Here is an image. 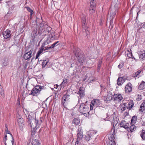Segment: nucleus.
<instances>
[{
    "label": "nucleus",
    "mask_w": 145,
    "mask_h": 145,
    "mask_svg": "<svg viewBox=\"0 0 145 145\" xmlns=\"http://www.w3.org/2000/svg\"><path fill=\"white\" fill-rule=\"evenodd\" d=\"M142 27L143 28H145V22L142 25Z\"/></svg>",
    "instance_id": "obj_58"
},
{
    "label": "nucleus",
    "mask_w": 145,
    "mask_h": 145,
    "mask_svg": "<svg viewBox=\"0 0 145 145\" xmlns=\"http://www.w3.org/2000/svg\"><path fill=\"white\" fill-rule=\"evenodd\" d=\"M124 65V64L123 62H121L118 65V67L120 69H121L123 67Z\"/></svg>",
    "instance_id": "obj_43"
},
{
    "label": "nucleus",
    "mask_w": 145,
    "mask_h": 145,
    "mask_svg": "<svg viewBox=\"0 0 145 145\" xmlns=\"http://www.w3.org/2000/svg\"><path fill=\"white\" fill-rule=\"evenodd\" d=\"M89 112H87V113H83V114H85L86 115H85V116H88L89 115Z\"/></svg>",
    "instance_id": "obj_56"
},
{
    "label": "nucleus",
    "mask_w": 145,
    "mask_h": 145,
    "mask_svg": "<svg viewBox=\"0 0 145 145\" xmlns=\"http://www.w3.org/2000/svg\"><path fill=\"white\" fill-rule=\"evenodd\" d=\"M102 64V61H100L99 62L98 64V70H99L100 69V68Z\"/></svg>",
    "instance_id": "obj_46"
},
{
    "label": "nucleus",
    "mask_w": 145,
    "mask_h": 145,
    "mask_svg": "<svg viewBox=\"0 0 145 145\" xmlns=\"http://www.w3.org/2000/svg\"><path fill=\"white\" fill-rule=\"evenodd\" d=\"M78 133H77V140L76 142L75 145H80V144L79 143V141L82 140L83 138V132L81 131V129H78Z\"/></svg>",
    "instance_id": "obj_8"
},
{
    "label": "nucleus",
    "mask_w": 145,
    "mask_h": 145,
    "mask_svg": "<svg viewBox=\"0 0 145 145\" xmlns=\"http://www.w3.org/2000/svg\"><path fill=\"white\" fill-rule=\"evenodd\" d=\"M142 96L140 95H138V97L137 98V100H140L142 99Z\"/></svg>",
    "instance_id": "obj_49"
},
{
    "label": "nucleus",
    "mask_w": 145,
    "mask_h": 145,
    "mask_svg": "<svg viewBox=\"0 0 145 145\" xmlns=\"http://www.w3.org/2000/svg\"><path fill=\"white\" fill-rule=\"evenodd\" d=\"M90 7L95 8L96 4V1L95 0H91L90 1Z\"/></svg>",
    "instance_id": "obj_27"
},
{
    "label": "nucleus",
    "mask_w": 145,
    "mask_h": 145,
    "mask_svg": "<svg viewBox=\"0 0 145 145\" xmlns=\"http://www.w3.org/2000/svg\"><path fill=\"white\" fill-rule=\"evenodd\" d=\"M33 12H30V14L29 15V16H30L29 18L30 19H31V16L33 14Z\"/></svg>",
    "instance_id": "obj_57"
},
{
    "label": "nucleus",
    "mask_w": 145,
    "mask_h": 145,
    "mask_svg": "<svg viewBox=\"0 0 145 145\" xmlns=\"http://www.w3.org/2000/svg\"><path fill=\"white\" fill-rule=\"evenodd\" d=\"M4 90L3 88V87L1 85H0V93L2 96H4Z\"/></svg>",
    "instance_id": "obj_41"
},
{
    "label": "nucleus",
    "mask_w": 145,
    "mask_h": 145,
    "mask_svg": "<svg viewBox=\"0 0 145 145\" xmlns=\"http://www.w3.org/2000/svg\"><path fill=\"white\" fill-rule=\"evenodd\" d=\"M6 141H5V140H4V141H3V142L5 144V145H7V144L6 143Z\"/></svg>",
    "instance_id": "obj_61"
},
{
    "label": "nucleus",
    "mask_w": 145,
    "mask_h": 145,
    "mask_svg": "<svg viewBox=\"0 0 145 145\" xmlns=\"http://www.w3.org/2000/svg\"><path fill=\"white\" fill-rule=\"evenodd\" d=\"M42 121V120L41 119V118H40V120L39 121L38 120V126L39 125V127L40 126V125Z\"/></svg>",
    "instance_id": "obj_52"
},
{
    "label": "nucleus",
    "mask_w": 145,
    "mask_h": 145,
    "mask_svg": "<svg viewBox=\"0 0 145 145\" xmlns=\"http://www.w3.org/2000/svg\"><path fill=\"white\" fill-rule=\"evenodd\" d=\"M132 53L131 52H129V53H128L127 54L128 57L130 58L132 57Z\"/></svg>",
    "instance_id": "obj_50"
},
{
    "label": "nucleus",
    "mask_w": 145,
    "mask_h": 145,
    "mask_svg": "<svg viewBox=\"0 0 145 145\" xmlns=\"http://www.w3.org/2000/svg\"><path fill=\"white\" fill-rule=\"evenodd\" d=\"M97 80V78H94L92 80H90V82H94Z\"/></svg>",
    "instance_id": "obj_54"
},
{
    "label": "nucleus",
    "mask_w": 145,
    "mask_h": 145,
    "mask_svg": "<svg viewBox=\"0 0 145 145\" xmlns=\"http://www.w3.org/2000/svg\"><path fill=\"white\" fill-rule=\"evenodd\" d=\"M109 120L113 123L114 124H116L117 123L116 120V117H114V115H112L110 117Z\"/></svg>",
    "instance_id": "obj_22"
},
{
    "label": "nucleus",
    "mask_w": 145,
    "mask_h": 145,
    "mask_svg": "<svg viewBox=\"0 0 145 145\" xmlns=\"http://www.w3.org/2000/svg\"><path fill=\"white\" fill-rule=\"evenodd\" d=\"M59 42L58 41H57L54 43H53L52 45V47L53 48H54L55 46V45L57 44Z\"/></svg>",
    "instance_id": "obj_51"
},
{
    "label": "nucleus",
    "mask_w": 145,
    "mask_h": 145,
    "mask_svg": "<svg viewBox=\"0 0 145 145\" xmlns=\"http://www.w3.org/2000/svg\"><path fill=\"white\" fill-rule=\"evenodd\" d=\"M136 127L134 124H131V126L127 128V130L129 132H132L136 130Z\"/></svg>",
    "instance_id": "obj_19"
},
{
    "label": "nucleus",
    "mask_w": 145,
    "mask_h": 145,
    "mask_svg": "<svg viewBox=\"0 0 145 145\" xmlns=\"http://www.w3.org/2000/svg\"><path fill=\"white\" fill-rule=\"evenodd\" d=\"M116 143L115 142L110 141L108 145H116Z\"/></svg>",
    "instance_id": "obj_47"
},
{
    "label": "nucleus",
    "mask_w": 145,
    "mask_h": 145,
    "mask_svg": "<svg viewBox=\"0 0 145 145\" xmlns=\"http://www.w3.org/2000/svg\"><path fill=\"white\" fill-rule=\"evenodd\" d=\"M27 145H40V143L37 139L33 140L31 142H29Z\"/></svg>",
    "instance_id": "obj_18"
},
{
    "label": "nucleus",
    "mask_w": 145,
    "mask_h": 145,
    "mask_svg": "<svg viewBox=\"0 0 145 145\" xmlns=\"http://www.w3.org/2000/svg\"><path fill=\"white\" fill-rule=\"evenodd\" d=\"M11 34V32L9 29H7L5 31L3 32V36L5 39H8L9 38Z\"/></svg>",
    "instance_id": "obj_14"
},
{
    "label": "nucleus",
    "mask_w": 145,
    "mask_h": 145,
    "mask_svg": "<svg viewBox=\"0 0 145 145\" xmlns=\"http://www.w3.org/2000/svg\"><path fill=\"white\" fill-rule=\"evenodd\" d=\"M100 104V101L97 99H93L92 101L90 104V109L91 110H92L93 106L97 107Z\"/></svg>",
    "instance_id": "obj_7"
},
{
    "label": "nucleus",
    "mask_w": 145,
    "mask_h": 145,
    "mask_svg": "<svg viewBox=\"0 0 145 145\" xmlns=\"http://www.w3.org/2000/svg\"><path fill=\"white\" fill-rule=\"evenodd\" d=\"M77 93L79 95L81 98L84 97L85 95L84 88L82 87L80 88Z\"/></svg>",
    "instance_id": "obj_17"
},
{
    "label": "nucleus",
    "mask_w": 145,
    "mask_h": 145,
    "mask_svg": "<svg viewBox=\"0 0 145 145\" xmlns=\"http://www.w3.org/2000/svg\"><path fill=\"white\" fill-rule=\"evenodd\" d=\"M139 12V11L137 13V18L138 17V13Z\"/></svg>",
    "instance_id": "obj_62"
},
{
    "label": "nucleus",
    "mask_w": 145,
    "mask_h": 145,
    "mask_svg": "<svg viewBox=\"0 0 145 145\" xmlns=\"http://www.w3.org/2000/svg\"><path fill=\"white\" fill-rule=\"evenodd\" d=\"M77 58L79 63V64L78 65L82 66L83 63L85 62V58L84 56L81 55H78Z\"/></svg>",
    "instance_id": "obj_9"
},
{
    "label": "nucleus",
    "mask_w": 145,
    "mask_h": 145,
    "mask_svg": "<svg viewBox=\"0 0 145 145\" xmlns=\"http://www.w3.org/2000/svg\"><path fill=\"white\" fill-rule=\"evenodd\" d=\"M27 122L30 125L31 128H38L39 126H38V120L35 119L30 115H28V117L27 118Z\"/></svg>",
    "instance_id": "obj_1"
},
{
    "label": "nucleus",
    "mask_w": 145,
    "mask_h": 145,
    "mask_svg": "<svg viewBox=\"0 0 145 145\" xmlns=\"http://www.w3.org/2000/svg\"><path fill=\"white\" fill-rule=\"evenodd\" d=\"M137 53L140 59L143 60L145 59V50L138 51Z\"/></svg>",
    "instance_id": "obj_13"
},
{
    "label": "nucleus",
    "mask_w": 145,
    "mask_h": 145,
    "mask_svg": "<svg viewBox=\"0 0 145 145\" xmlns=\"http://www.w3.org/2000/svg\"><path fill=\"white\" fill-rule=\"evenodd\" d=\"M48 61L49 60L48 59L43 60L42 63V67H44L48 63Z\"/></svg>",
    "instance_id": "obj_38"
},
{
    "label": "nucleus",
    "mask_w": 145,
    "mask_h": 145,
    "mask_svg": "<svg viewBox=\"0 0 145 145\" xmlns=\"http://www.w3.org/2000/svg\"><path fill=\"white\" fill-rule=\"evenodd\" d=\"M113 131L112 134L109 137V140L112 142H115V135L116 134L114 129L113 128L112 129V131Z\"/></svg>",
    "instance_id": "obj_15"
},
{
    "label": "nucleus",
    "mask_w": 145,
    "mask_h": 145,
    "mask_svg": "<svg viewBox=\"0 0 145 145\" xmlns=\"http://www.w3.org/2000/svg\"><path fill=\"white\" fill-rule=\"evenodd\" d=\"M117 81L118 85L119 86H120L124 83V79L123 77H121L118 78Z\"/></svg>",
    "instance_id": "obj_21"
},
{
    "label": "nucleus",
    "mask_w": 145,
    "mask_h": 145,
    "mask_svg": "<svg viewBox=\"0 0 145 145\" xmlns=\"http://www.w3.org/2000/svg\"><path fill=\"white\" fill-rule=\"evenodd\" d=\"M70 95L67 93H66L63 96L62 100V104L65 108L69 102Z\"/></svg>",
    "instance_id": "obj_4"
},
{
    "label": "nucleus",
    "mask_w": 145,
    "mask_h": 145,
    "mask_svg": "<svg viewBox=\"0 0 145 145\" xmlns=\"http://www.w3.org/2000/svg\"><path fill=\"white\" fill-rule=\"evenodd\" d=\"M142 71V70H138L137 71L134 73L133 74V77L134 78L138 77V78L139 75Z\"/></svg>",
    "instance_id": "obj_23"
},
{
    "label": "nucleus",
    "mask_w": 145,
    "mask_h": 145,
    "mask_svg": "<svg viewBox=\"0 0 145 145\" xmlns=\"http://www.w3.org/2000/svg\"><path fill=\"white\" fill-rule=\"evenodd\" d=\"M118 5L117 4H116L113 7L111 8L110 9V10L109 11V14L108 15V16L110 15L111 17V20L110 22V24L113 19L115 17L117 11L118 9Z\"/></svg>",
    "instance_id": "obj_3"
},
{
    "label": "nucleus",
    "mask_w": 145,
    "mask_h": 145,
    "mask_svg": "<svg viewBox=\"0 0 145 145\" xmlns=\"http://www.w3.org/2000/svg\"><path fill=\"white\" fill-rule=\"evenodd\" d=\"M7 5L10 7L13 5V4L11 1H9L7 2Z\"/></svg>",
    "instance_id": "obj_44"
},
{
    "label": "nucleus",
    "mask_w": 145,
    "mask_h": 145,
    "mask_svg": "<svg viewBox=\"0 0 145 145\" xmlns=\"http://www.w3.org/2000/svg\"><path fill=\"white\" fill-rule=\"evenodd\" d=\"M25 8H26L27 11L30 12H33V11L29 7H25Z\"/></svg>",
    "instance_id": "obj_45"
},
{
    "label": "nucleus",
    "mask_w": 145,
    "mask_h": 145,
    "mask_svg": "<svg viewBox=\"0 0 145 145\" xmlns=\"http://www.w3.org/2000/svg\"><path fill=\"white\" fill-rule=\"evenodd\" d=\"M67 82V80L66 79H64L63 81L62 82V83H61V85L63 86H64L65 84Z\"/></svg>",
    "instance_id": "obj_48"
},
{
    "label": "nucleus",
    "mask_w": 145,
    "mask_h": 145,
    "mask_svg": "<svg viewBox=\"0 0 145 145\" xmlns=\"http://www.w3.org/2000/svg\"><path fill=\"white\" fill-rule=\"evenodd\" d=\"M92 135L87 134L85 135V139L87 141H88L92 138Z\"/></svg>",
    "instance_id": "obj_30"
},
{
    "label": "nucleus",
    "mask_w": 145,
    "mask_h": 145,
    "mask_svg": "<svg viewBox=\"0 0 145 145\" xmlns=\"http://www.w3.org/2000/svg\"><path fill=\"white\" fill-rule=\"evenodd\" d=\"M134 103L133 100H131L127 105V108L128 109H130L132 108L134 105Z\"/></svg>",
    "instance_id": "obj_25"
},
{
    "label": "nucleus",
    "mask_w": 145,
    "mask_h": 145,
    "mask_svg": "<svg viewBox=\"0 0 145 145\" xmlns=\"http://www.w3.org/2000/svg\"><path fill=\"white\" fill-rule=\"evenodd\" d=\"M81 18L83 31L86 33V36H87L89 35V28L86 26V17L85 15H82Z\"/></svg>",
    "instance_id": "obj_2"
},
{
    "label": "nucleus",
    "mask_w": 145,
    "mask_h": 145,
    "mask_svg": "<svg viewBox=\"0 0 145 145\" xmlns=\"http://www.w3.org/2000/svg\"><path fill=\"white\" fill-rule=\"evenodd\" d=\"M132 85L130 83H128L127 85H126L125 89V93H129L132 91Z\"/></svg>",
    "instance_id": "obj_12"
},
{
    "label": "nucleus",
    "mask_w": 145,
    "mask_h": 145,
    "mask_svg": "<svg viewBox=\"0 0 145 145\" xmlns=\"http://www.w3.org/2000/svg\"><path fill=\"white\" fill-rule=\"evenodd\" d=\"M45 45V43H44L42 44L41 46V47H42V48H44L43 50L44 51H45V50H48V49L53 48L51 46L49 47H47L46 48V47H45L44 48H43V47H44Z\"/></svg>",
    "instance_id": "obj_36"
},
{
    "label": "nucleus",
    "mask_w": 145,
    "mask_h": 145,
    "mask_svg": "<svg viewBox=\"0 0 145 145\" xmlns=\"http://www.w3.org/2000/svg\"><path fill=\"white\" fill-rule=\"evenodd\" d=\"M41 48L42 49H41L40 50L38 51L36 56L35 59H38L41 54L43 52L44 48H43L42 47Z\"/></svg>",
    "instance_id": "obj_32"
},
{
    "label": "nucleus",
    "mask_w": 145,
    "mask_h": 145,
    "mask_svg": "<svg viewBox=\"0 0 145 145\" xmlns=\"http://www.w3.org/2000/svg\"><path fill=\"white\" fill-rule=\"evenodd\" d=\"M140 135L142 138V140H145V130H142V131L140 133Z\"/></svg>",
    "instance_id": "obj_29"
},
{
    "label": "nucleus",
    "mask_w": 145,
    "mask_h": 145,
    "mask_svg": "<svg viewBox=\"0 0 145 145\" xmlns=\"http://www.w3.org/2000/svg\"><path fill=\"white\" fill-rule=\"evenodd\" d=\"M8 64V60L7 59L5 58L3 62L2 65L4 66H7Z\"/></svg>",
    "instance_id": "obj_35"
},
{
    "label": "nucleus",
    "mask_w": 145,
    "mask_h": 145,
    "mask_svg": "<svg viewBox=\"0 0 145 145\" xmlns=\"http://www.w3.org/2000/svg\"><path fill=\"white\" fill-rule=\"evenodd\" d=\"M33 52V50L31 49L29 51L26 52L24 55V59L27 60L30 58L31 57V54Z\"/></svg>",
    "instance_id": "obj_11"
},
{
    "label": "nucleus",
    "mask_w": 145,
    "mask_h": 145,
    "mask_svg": "<svg viewBox=\"0 0 145 145\" xmlns=\"http://www.w3.org/2000/svg\"><path fill=\"white\" fill-rule=\"evenodd\" d=\"M89 10V14L92 15L95 13V8L90 7Z\"/></svg>",
    "instance_id": "obj_31"
},
{
    "label": "nucleus",
    "mask_w": 145,
    "mask_h": 145,
    "mask_svg": "<svg viewBox=\"0 0 145 145\" xmlns=\"http://www.w3.org/2000/svg\"><path fill=\"white\" fill-rule=\"evenodd\" d=\"M18 122L19 125H22L24 123L23 118H18Z\"/></svg>",
    "instance_id": "obj_33"
},
{
    "label": "nucleus",
    "mask_w": 145,
    "mask_h": 145,
    "mask_svg": "<svg viewBox=\"0 0 145 145\" xmlns=\"http://www.w3.org/2000/svg\"><path fill=\"white\" fill-rule=\"evenodd\" d=\"M15 8V6L14 5H12L10 7H9V8L11 10H13Z\"/></svg>",
    "instance_id": "obj_53"
},
{
    "label": "nucleus",
    "mask_w": 145,
    "mask_h": 145,
    "mask_svg": "<svg viewBox=\"0 0 145 145\" xmlns=\"http://www.w3.org/2000/svg\"><path fill=\"white\" fill-rule=\"evenodd\" d=\"M7 140V135H6L3 138V141H4V140H5V141H6Z\"/></svg>",
    "instance_id": "obj_55"
},
{
    "label": "nucleus",
    "mask_w": 145,
    "mask_h": 145,
    "mask_svg": "<svg viewBox=\"0 0 145 145\" xmlns=\"http://www.w3.org/2000/svg\"><path fill=\"white\" fill-rule=\"evenodd\" d=\"M137 118V116H133L131 120V124H134L136 122Z\"/></svg>",
    "instance_id": "obj_28"
},
{
    "label": "nucleus",
    "mask_w": 145,
    "mask_h": 145,
    "mask_svg": "<svg viewBox=\"0 0 145 145\" xmlns=\"http://www.w3.org/2000/svg\"><path fill=\"white\" fill-rule=\"evenodd\" d=\"M17 101L18 102V103H19V104H20V102L19 101V99H18Z\"/></svg>",
    "instance_id": "obj_63"
},
{
    "label": "nucleus",
    "mask_w": 145,
    "mask_h": 145,
    "mask_svg": "<svg viewBox=\"0 0 145 145\" xmlns=\"http://www.w3.org/2000/svg\"><path fill=\"white\" fill-rule=\"evenodd\" d=\"M42 89L41 86H37L32 89L29 94L33 96H36L37 94L39 93Z\"/></svg>",
    "instance_id": "obj_5"
},
{
    "label": "nucleus",
    "mask_w": 145,
    "mask_h": 145,
    "mask_svg": "<svg viewBox=\"0 0 145 145\" xmlns=\"http://www.w3.org/2000/svg\"><path fill=\"white\" fill-rule=\"evenodd\" d=\"M45 28V27L43 24H40L39 28V30L41 31H42Z\"/></svg>",
    "instance_id": "obj_42"
},
{
    "label": "nucleus",
    "mask_w": 145,
    "mask_h": 145,
    "mask_svg": "<svg viewBox=\"0 0 145 145\" xmlns=\"http://www.w3.org/2000/svg\"><path fill=\"white\" fill-rule=\"evenodd\" d=\"M113 98L114 101H117L118 102H120L123 99V97L121 94H115L113 95Z\"/></svg>",
    "instance_id": "obj_10"
},
{
    "label": "nucleus",
    "mask_w": 145,
    "mask_h": 145,
    "mask_svg": "<svg viewBox=\"0 0 145 145\" xmlns=\"http://www.w3.org/2000/svg\"><path fill=\"white\" fill-rule=\"evenodd\" d=\"M112 93L109 91L108 92L107 96L106 97V100L107 101H110L113 98L112 97Z\"/></svg>",
    "instance_id": "obj_20"
},
{
    "label": "nucleus",
    "mask_w": 145,
    "mask_h": 145,
    "mask_svg": "<svg viewBox=\"0 0 145 145\" xmlns=\"http://www.w3.org/2000/svg\"><path fill=\"white\" fill-rule=\"evenodd\" d=\"M139 110L141 112H145V103H143L141 104Z\"/></svg>",
    "instance_id": "obj_26"
},
{
    "label": "nucleus",
    "mask_w": 145,
    "mask_h": 145,
    "mask_svg": "<svg viewBox=\"0 0 145 145\" xmlns=\"http://www.w3.org/2000/svg\"><path fill=\"white\" fill-rule=\"evenodd\" d=\"M127 103H124L123 105H122L121 106V109L122 111H124L125 109H126V108H127Z\"/></svg>",
    "instance_id": "obj_37"
},
{
    "label": "nucleus",
    "mask_w": 145,
    "mask_h": 145,
    "mask_svg": "<svg viewBox=\"0 0 145 145\" xmlns=\"http://www.w3.org/2000/svg\"><path fill=\"white\" fill-rule=\"evenodd\" d=\"M131 58H132V59H133L135 60L136 59L133 56V55H132V57H131Z\"/></svg>",
    "instance_id": "obj_60"
},
{
    "label": "nucleus",
    "mask_w": 145,
    "mask_h": 145,
    "mask_svg": "<svg viewBox=\"0 0 145 145\" xmlns=\"http://www.w3.org/2000/svg\"><path fill=\"white\" fill-rule=\"evenodd\" d=\"M145 88V82L142 81L138 86L139 89L141 90Z\"/></svg>",
    "instance_id": "obj_24"
},
{
    "label": "nucleus",
    "mask_w": 145,
    "mask_h": 145,
    "mask_svg": "<svg viewBox=\"0 0 145 145\" xmlns=\"http://www.w3.org/2000/svg\"><path fill=\"white\" fill-rule=\"evenodd\" d=\"M80 122V121L78 118H75L73 120V123L76 125H78Z\"/></svg>",
    "instance_id": "obj_34"
},
{
    "label": "nucleus",
    "mask_w": 145,
    "mask_h": 145,
    "mask_svg": "<svg viewBox=\"0 0 145 145\" xmlns=\"http://www.w3.org/2000/svg\"><path fill=\"white\" fill-rule=\"evenodd\" d=\"M133 7H132V8H131V10H132L133 9Z\"/></svg>",
    "instance_id": "obj_64"
},
{
    "label": "nucleus",
    "mask_w": 145,
    "mask_h": 145,
    "mask_svg": "<svg viewBox=\"0 0 145 145\" xmlns=\"http://www.w3.org/2000/svg\"><path fill=\"white\" fill-rule=\"evenodd\" d=\"M89 108L86 105L83 103L81 104L79 108V110L80 113L83 114L88 111Z\"/></svg>",
    "instance_id": "obj_6"
},
{
    "label": "nucleus",
    "mask_w": 145,
    "mask_h": 145,
    "mask_svg": "<svg viewBox=\"0 0 145 145\" xmlns=\"http://www.w3.org/2000/svg\"><path fill=\"white\" fill-rule=\"evenodd\" d=\"M5 126L6 127V129L5 130V132L6 133V134H10L11 136V137H12V134L10 133V132L9 131H8V129L7 127V125L6 124H5Z\"/></svg>",
    "instance_id": "obj_40"
},
{
    "label": "nucleus",
    "mask_w": 145,
    "mask_h": 145,
    "mask_svg": "<svg viewBox=\"0 0 145 145\" xmlns=\"http://www.w3.org/2000/svg\"><path fill=\"white\" fill-rule=\"evenodd\" d=\"M120 126L121 127L127 129L129 127V123H127L124 120H123L120 123Z\"/></svg>",
    "instance_id": "obj_16"
},
{
    "label": "nucleus",
    "mask_w": 145,
    "mask_h": 145,
    "mask_svg": "<svg viewBox=\"0 0 145 145\" xmlns=\"http://www.w3.org/2000/svg\"><path fill=\"white\" fill-rule=\"evenodd\" d=\"M37 128H32V129L31 128V135L32 136L34 135L36 132V129Z\"/></svg>",
    "instance_id": "obj_39"
},
{
    "label": "nucleus",
    "mask_w": 145,
    "mask_h": 145,
    "mask_svg": "<svg viewBox=\"0 0 145 145\" xmlns=\"http://www.w3.org/2000/svg\"><path fill=\"white\" fill-rule=\"evenodd\" d=\"M12 140H11V142H12V144H13V142H14V139H13V138L12 136Z\"/></svg>",
    "instance_id": "obj_59"
}]
</instances>
